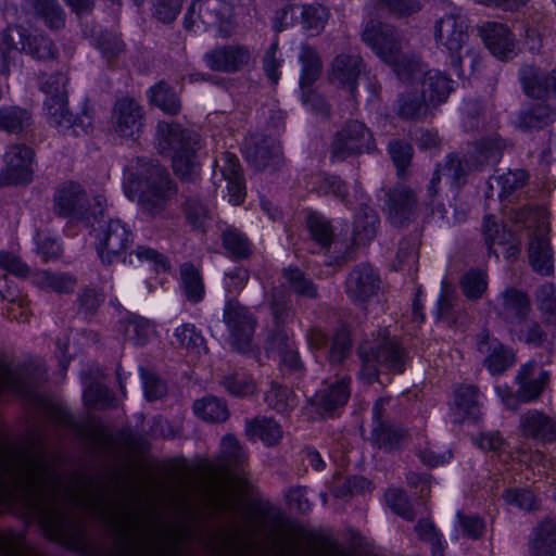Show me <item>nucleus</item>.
Segmentation results:
<instances>
[{"mask_svg": "<svg viewBox=\"0 0 556 556\" xmlns=\"http://www.w3.org/2000/svg\"><path fill=\"white\" fill-rule=\"evenodd\" d=\"M357 354L362 363L359 375L369 384L379 381L381 370L402 374L407 363L406 350L386 330H380L371 342L361 343Z\"/></svg>", "mask_w": 556, "mask_h": 556, "instance_id": "8", "label": "nucleus"}, {"mask_svg": "<svg viewBox=\"0 0 556 556\" xmlns=\"http://www.w3.org/2000/svg\"><path fill=\"white\" fill-rule=\"evenodd\" d=\"M157 143L163 153H173L174 173L186 181H193L200 175L199 135L177 123L159 122L156 126Z\"/></svg>", "mask_w": 556, "mask_h": 556, "instance_id": "6", "label": "nucleus"}, {"mask_svg": "<svg viewBox=\"0 0 556 556\" xmlns=\"http://www.w3.org/2000/svg\"><path fill=\"white\" fill-rule=\"evenodd\" d=\"M505 148V141L497 134L483 137L475 142L470 162L476 169L495 165L501 161Z\"/></svg>", "mask_w": 556, "mask_h": 556, "instance_id": "31", "label": "nucleus"}, {"mask_svg": "<svg viewBox=\"0 0 556 556\" xmlns=\"http://www.w3.org/2000/svg\"><path fill=\"white\" fill-rule=\"evenodd\" d=\"M143 119V108L134 98L124 97L115 102L112 125L119 137L134 138L141 131Z\"/></svg>", "mask_w": 556, "mask_h": 556, "instance_id": "18", "label": "nucleus"}, {"mask_svg": "<svg viewBox=\"0 0 556 556\" xmlns=\"http://www.w3.org/2000/svg\"><path fill=\"white\" fill-rule=\"evenodd\" d=\"M365 70V63L358 54L340 53L331 62L329 79L348 88L352 97H355L356 83Z\"/></svg>", "mask_w": 556, "mask_h": 556, "instance_id": "25", "label": "nucleus"}, {"mask_svg": "<svg viewBox=\"0 0 556 556\" xmlns=\"http://www.w3.org/2000/svg\"><path fill=\"white\" fill-rule=\"evenodd\" d=\"M516 222L522 223L530 230L528 257L532 269L543 276L551 275L554 270V256L547 238L544 211L525 207L517 213Z\"/></svg>", "mask_w": 556, "mask_h": 556, "instance_id": "10", "label": "nucleus"}, {"mask_svg": "<svg viewBox=\"0 0 556 556\" xmlns=\"http://www.w3.org/2000/svg\"><path fill=\"white\" fill-rule=\"evenodd\" d=\"M31 124V114L21 106L0 108V130L20 134Z\"/></svg>", "mask_w": 556, "mask_h": 556, "instance_id": "47", "label": "nucleus"}, {"mask_svg": "<svg viewBox=\"0 0 556 556\" xmlns=\"http://www.w3.org/2000/svg\"><path fill=\"white\" fill-rule=\"evenodd\" d=\"M26 21L38 20L51 30H59L65 26L66 13L58 0H24L21 4V15Z\"/></svg>", "mask_w": 556, "mask_h": 556, "instance_id": "22", "label": "nucleus"}, {"mask_svg": "<svg viewBox=\"0 0 556 556\" xmlns=\"http://www.w3.org/2000/svg\"><path fill=\"white\" fill-rule=\"evenodd\" d=\"M380 289V277L369 264H358L345 280V292L355 304H365Z\"/></svg>", "mask_w": 556, "mask_h": 556, "instance_id": "19", "label": "nucleus"}, {"mask_svg": "<svg viewBox=\"0 0 556 556\" xmlns=\"http://www.w3.org/2000/svg\"><path fill=\"white\" fill-rule=\"evenodd\" d=\"M11 391L24 396L36 397L34 384L23 372H16L5 364H0V394Z\"/></svg>", "mask_w": 556, "mask_h": 556, "instance_id": "44", "label": "nucleus"}, {"mask_svg": "<svg viewBox=\"0 0 556 556\" xmlns=\"http://www.w3.org/2000/svg\"><path fill=\"white\" fill-rule=\"evenodd\" d=\"M128 176L124 182L129 199L138 198L141 211L150 216L161 215L167 202L177 193L176 185L162 165L137 159L136 166H127Z\"/></svg>", "mask_w": 556, "mask_h": 556, "instance_id": "2", "label": "nucleus"}, {"mask_svg": "<svg viewBox=\"0 0 556 556\" xmlns=\"http://www.w3.org/2000/svg\"><path fill=\"white\" fill-rule=\"evenodd\" d=\"M433 36L437 45L447 51L451 65L456 74L462 76L463 51L465 50L467 55L472 54L475 56L469 46L470 34L467 16L460 9L454 8L435 21Z\"/></svg>", "mask_w": 556, "mask_h": 556, "instance_id": "9", "label": "nucleus"}, {"mask_svg": "<svg viewBox=\"0 0 556 556\" xmlns=\"http://www.w3.org/2000/svg\"><path fill=\"white\" fill-rule=\"evenodd\" d=\"M204 60L212 71L235 73L250 62L251 52L244 46H224L207 52Z\"/></svg>", "mask_w": 556, "mask_h": 556, "instance_id": "27", "label": "nucleus"}, {"mask_svg": "<svg viewBox=\"0 0 556 556\" xmlns=\"http://www.w3.org/2000/svg\"><path fill=\"white\" fill-rule=\"evenodd\" d=\"M150 100L167 114L175 115L180 112L181 103L177 93L163 81L150 89Z\"/></svg>", "mask_w": 556, "mask_h": 556, "instance_id": "55", "label": "nucleus"}, {"mask_svg": "<svg viewBox=\"0 0 556 556\" xmlns=\"http://www.w3.org/2000/svg\"><path fill=\"white\" fill-rule=\"evenodd\" d=\"M282 276L289 288L298 295L316 299L317 288L312 279L307 278L299 267H287L282 270Z\"/></svg>", "mask_w": 556, "mask_h": 556, "instance_id": "51", "label": "nucleus"}, {"mask_svg": "<svg viewBox=\"0 0 556 556\" xmlns=\"http://www.w3.org/2000/svg\"><path fill=\"white\" fill-rule=\"evenodd\" d=\"M306 226L312 239L321 248H329L333 240L330 222L323 215L311 212L306 217Z\"/></svg>", "mask_w": 556, "mask_h": 556, "instance_id": "57", "label": "nucleus"}, {"mask_svg": "<svg viewBox=\"0 0 556 556\" xmlns=\"http://www.w3.org/2000/svg\"><path fill=\"white\" fill-rule=\"evenodd\" d=\"M379 217L375 210L362 205L357 211L352 230V245H366L377 235Z\"/></svg>", "mask_w": 556, "mask_h": 556, "instance_id": "34", "label": "nucleus"}, {"mask_svg": "<svg viewBox=\"0 0 556 556\" xmlns=\"http://www.w3.org/2000/svg\"><path fill=\"white\" fill-rule=\"evenodd\" d=\"M180 277L184 294L192 303H199L205 294V287L200 271L191 264L180 266Z\"/></svg>", "mask_w": 556, "mask_h": 556, "instance_id": "45", "label": "nucleus"}, {"mask_svg": "<svg viewBox=\"0 0 556 556\" xmlns=\"http://www.w3.org/2000/svg\"><path fill=\"white\" fill-rule=\"evenodd\" d=\"M0 556H43L31 547L23 534L7 532L0 535Z\"/></svg>", "mask_w": 556, "mask_h": 556, "instance_id": "54", "label": "nucleus"}, {"mask_svg": "<svg viewBox=\"0 0 556 556\" xmlns=\"http://www.w3.org/2000/svg\"><path fill=\"white\" fill-rule=\"evenodd\" d=\"M372 438L380 448L390 451L399 444L403 433L393 422L378 424L372 426Z\"/></svg>", "mask_w": 556, "mask_h": 556, "instance_id": "64", "label": "nucleus"}, {"mask_svg": "<svg viewBox=\"0 0 556 556\" xmlns=\"http://www.w3.org/2000/svg\"><path fill=\"white\" fill-rule=\"evenodd\" d=\"M477 349L484 355V365L492 375L503 374L515 364L514 352L504 346L497 339L492 338L488 332L479 334Z\"/></svg>", "mask_w": 556, "mask_h": 556, "instance_id": "26", "label": "nucleus"}, {"mask_svg": "<svg viewBox=\"0 0 556 556\" xmlns=\"http://www.w3.org/2000/svg\"><path fill=\"white\" fill-rule=\"evenodd\" d=\"M482 231L489 252L497 256L495 245H506L510 242L513 235L504 226L497 224L493 216H486L482 225Z\"/></svg>", "mask_w": 556, "mask_h": 556, "instance_id": "60", "label": "nucleus"}, {"mask_svg": "<svg viewBox=\"0 0 556 556\" xmlns=\"http://www.w3.org/2000/svg\"><path fill=\"white\" fill-rule=\"evenodd\" d=\"M96 47L108 63L117 60L126 51V45L123 39L111 31L101 33L96 38Z\"/></svg>", "mask_w": 556, "mask_h": 556, "instance_id": "62", "label": "nucleus"}, {"mask_svg": "<svg viewBox=\"0 0 556 556\" xmlns=\"http://www.w3.org/2000/svg\"><path fill=\"white\" fill-rule=\"evenodd\" d=\"M556 121V110L546 103H536L522 109L517 116L516 127L523 130H540Z\"/></svg>", "mask_w": 556, "mask_h": 556, "instance_id": "32", "label": "nucleus"}, {"mask_svg": "<svg viewBox=\"0 0 556 556\" xmlns=\"http://www.w3.org/2000/svg\"><path fill=\"white\" fill-rule=\"evenodd\" d=\"M530 552L533 556L556 554V519L547 517L533 529Z\"/></svg>", "mask_w": 556, "mask_h": 556, "instance_id": "35", "label": "nucleus"}, {"mask_svg": "<svg viewBox=\"0 0 556 556\" xmlns=\"http://www.w3.org/2000/svg\"><path fill=\"white\" fill-rule=\"evenodd\" d=\"M523 438L540 443L556 442V418L539 409H529L519 417Z\"/></svg>", "mask_w": 556, "mask_h": 556, "instance_id": "23", "label": "nucleus"}, {"mask_svg": "<svg viewBox=\"0 0 556 556\" xmlns=\"http://www.w3.org/2000/svg\"><path fill=\"white\" fill-rule=\"evenodd\" d=\"M97 252L103 264L114 263L132 243V232L121 219H109L94 229Z\"/></svg>", "mask_w": 556, "mask_h": 556, "instance_id": "14", "label": "nucleus"}, {"mask_svg": "<svg viewBox=\"0 0 556 556\" xmlns=\"http://www.w3.org/2000/svg\"><path fill=\"white\" fill-rule=\"evenodd\" d=\"M65 496L74 507L96 517L115 535H128L129 517L108 497L104 488L93 479H77L65 490Z\"/></svg>", "mask_w": 556, "mask_h": 556, "instance_id": "4", "label": "nucleus"}, {"mask_svg": "<svg viewBox=\"0 0 556 556\" xmlns=\"http://www.w3.org/2000/svg\"><path fill=\"white\" fill-rule=\"evenodd\" d=\"M485 47L500 60L510 59L515 54V37L507 25L485 22L478 28Z\"/></svg>", "mask_w": 556, "mask_h": 556, "instance_id": "24", "label": "nucleus"}, {"mask_svg": "<svg viewBox=\"0 0 556 556\" xmlns=\"http://www.w3.org/2000/svg\"><path fill=\"white\" fill-rule=\"evenodd\" d=\"M248 465V454L236 437L227 434L220 444V455L208 466V472L215 483V505L220 511L235 510L231 500L233 483H241Z\"/></svg>", "mask_w": 556, "mask_h": 556, "instance_id": "5", "label": "nucleus"}, {"mask_svg": "<svg viewBox=\"0 0 556 556\" xmlns=\"http://www.w3.org/2000/svg\"><path fill=\"white\" fill-rule=\"evenodd\" d=\"M376 150L377 143L371 129L358 119H349L333 135L329 154L332 162H342Z\"/></svg>", "mask_w": 556, "mask_h": 556, "instance_id": "11", "label": "nucleus"}, {"mask_svg": "<svg viewBox=\"0 0 556 556\" xmlns=\"http://www.w3.org/2000/svg\"><path fill=\"white\" fill-rule=\"evenodd\" d=\"M223 320L228 328L232 349L242 354L252 352L256 319L250 311L236 299H230L224 307Z\"/></svg>", "mask_w": 556, "mask_h": 556, "instance_id": "13", "label": "nucleus"}, {"mask_svg": "<svg viewBox=\"0 0 556 556\" xmlns=\"http://www.w3.org/2000/svg\"><path fill=\"white\" fill-rule=\"evenodd\" d=\"M54 212L61 217L88 218V199L79 184H63L54 193Z\"/></svg>", "mask_w": 556, "mask_h": 556, "instance_id": "20", "label": "nucleus"}, {"mask_svg": "<svg viewBox=\"0 0 556 556\" xmlns=\"http://www.w3.org/2000/svg\"><path fill=\"white\" fill-rule=\"evenodd\" d=\"M34 281L39 287L51 289L58 293H70L77 285V279L73 275L53 274L47 270L36 273Z\"/></svg>", "mask_w": 556, "mask_h": 556, "instance_id": "53", "label": "nucleus"}, {"mask_svg": "<svg viewBox=\"0 0 556 556\" xmlns=\"http://www.w3.org/2000/svg\"><path fill=\"white\" fill-rule=\"evenodd\" d=\"M193 410L202 420L213 424L224 422L230 415L227 403L214 395L197 400L193 403Z\"/></svg>", "mask_w": 556, "mask_h": 556, "instance_id": "39", "label": "nucleus"}, {"mask_svg": "<svg viewBox=\"0 0 556 556\" xmlns=\"http://www.w3.org/2000/svg\"><path fill=\"white\" fill-rule=\"evenodd\" d=\"M350 381V378L342 377L319 389L311 399L312 406L321 416L344 406L351 395Z\"/></svg>", "mask_w": 556, "mask_h": 556, "instance_id": "28", "label": "nucleus"}, {"mask_svg": "<svg viewBox=\"0 0 556 556\" xmlns=\"http://www.w3.org/2000/svg\"><path fill=\"white\" fill-rule=\"evenodd\" d=\"M245 437L252 442L262 441L266 446L278 444L282 438L280 425L271 418L255 417L247 419Z\"/></svg>", "mask_w": 556, "mask_h": 556, "instance_id": "33", "label": "nucleus"}, {"mask_svg": "<svg viewBox=\"0 0 556 556\" xmlns=\"http://www.w3.org/2000/svg\"><path fill=\"white\" fill-rule=\"evenodd\" d=\"M456 301L455 291L446 282H442L438 299L437 318L448 326L456 325L458 319V312L455 308Z\"/></svg>", "mask_w": 556, "mask_h": 556, "instance_id": "59", "label": "nucleus"}, {"mask_svg": "<svg viewBox=\"0 0 556 556\" xmlns=\"http://www.w3.org/2000/svg\"><path fill=\"white\" fill-rule=\"evenodd\" d=\"M387 218L397 228L407 227L417 217L418 199L407 186H396L386 193Z\"/></svg>", "mask_w": 556, "mask_h": 556, "instance_id": "16", "label": "nucleus"}, {"mask_svg": "<svg viewBox=\"0 0 556 556\" xmlns=\"http://www.w3.org/2000/svg\"><path fill=\"white\" fill-rule=\"evenodd\" d=\"M329 10L320 3L303 4L301 11V25L311 35H318L325 28L329 18Z\"/></svg>", "mask_w": 556, "mask_h": 556, "instance_id": "48", "label": "nucleus"}, {"mask_svg": "<svg viewBox=\"0 0 556 556\" xmlns=\"http://www.w3.org/2000/svg\"><path fill=\"white\" fill-rule=\"evenodd\" d=\"M493 309L507 323H521L527 320L532 305L530 296L525 291L508 287L497 295Z\"/></svg>", "mask_w": 556, "mask_h": 556, "instance_id": "21", "label": "nucleus"}, {"mask_svg": "<svg viewBox=\"0 0 556 556\" xmlns=\"http://www.w3.org/2000/svg\"><path fill=\"white\" fill-rule=\"evenodd\" d=\"M536 302L545 324L556 327V289L554 285L541 286L536 291Z\"/></svg>", "mask_w": 556, "mask_h": 556, "instance_id": "61", "label": "nucleus"}, {"mask_svg": "<svg viewBox=\"0 0 556 556\" xmlns=\"http://www.w3.org/2000/svg\"><path fill=\"white\" fill-rule=\"evenodd\" d=\"M556 73H545L533 65L520 68L519 76L525 92L532 98H547L556 96Z\"/></svg>", "mask_w": 556, "mask_h": 556, "instance_id": "30", "label": "nucleus"}, {"mask_svg": "<svg viewBox=\"0 0 556 556\" xmlns=\"http://www.w3.org/2000/svg\"><path fill=\"white\" fill-rule=\"evenodd\" d=\"M197 9L199 18L206 25L223 24L231 15L230 5L223 0H197L190 5V11Z\"/></svg>", "mask_w": 556, "mask_h": 556, "instance_id": "38", "label": "nucleus"}, {"mask_svg": "<svg viewBox=\"0 0 556 556\" xmlns=\"http://www.w3.org/2000/svg\"><path fill=\"white\" fill-rule=\"evenodd\" d=\"M222 243L235 260H247L253 253V245L245 233L235 227H227L222 232Z\"/></svg>", "mask_w": 556, "mask_h": 556, "instance_id": "42", "label": "nucleus"}, {"mask_svg": "<svg viewBox=\"0 0 556 556\" xmlns=\"http://www.w3.org/2000/svg\"><path fill=\"white\" fill-rule=\"evenodd\" d=\"M243 153L248 163L257 170L276 168L282 162L280 144L262 134H254L245 139Z\"/></svg>", "mask_w": 556, "mask_h": 556, "instance_id": "17", "label": "nucleus"}, {"mask_svg": "<svg viewBox=\"0 0 556 556\" xmlns=\"http://www.w3.org/2000/svg\"><path fill=\"white\" fill-rule=\"evenodd\" d=\"M362 40L382 62L392 67L401 81H409L421 76L422 63L415 55L403 52L404 39L395 26L371 20L362 31Z\"/></svg>", "mask_w": 556, "mask_h": 556, "instance_id": "3", "label": "nucleus"}, {"mask_svg": "<svg viewBox=\"0 0 556 556\" xmlns=\"http://www.w3.org/2000/svg\"><path fill=\"white\" fill-rule=\"evenodd\" d=\"M388 152L397 169V175L404 176L412 162L413 147L405 140L393 139L388 144Z\"/></svg>", "mask_w": 556, "mask_h": 556, "instance_id": "63", "label": "nucleus"}, {"mask_svg": "<svg viewBox=\"0 0 556 556\" xmlns=\"http://www.w3.org/2000/svg\"><path fill=\"white\" fill-rule=\"evenodd\" d=\"M429 106L428 101L417 92L406 91L400 94L397 99V115L403 119H419L426 115Z\"/></svg>", "mask_w": 556, "mask_h": 556, "instance_id": "49", "label": "nucleus"}, {"mask_svg": "<svg viewBox=\"0 0 556 556\" xmlns=\"http://www.w3.org/2000/svg\"><path fill=\"white\" fill-rule=\"evenodd\" d=\"M299 61L301 63L300 87L304 90L311 87L321 74V60L315 48L303 45L300 50Z\"/></svg>", "mask_w": 556, "mask_h": 556, "instance_id": "40", "label": "nucleus"}, {"mask_svg": "<svg viewBox=\"0 0 556 556\" xmlns=\"http://www.w3.org/2000/svg\"><path fill=\"white\" fill-rule=\"evenodd\" d=\"M422 79V97L428 101L429 105L437 106L446 101L451 92L454 90L455 81L452 80L446 74L431 70L425 72L422 67V74L419 78L406 81L413 84Z\"/></svg>", "mask_w": 556, "mask_h": 556, "instance_id": "29", "label": "nucleus"}, {"mask_svg": "<svg viewBox=\"0 0 556 556\" xmlns=\"http://www.w3.org/2000/svg\"><path fill=\"white\" fill-rule=\"evenodd\" d=\"M175 340L172 344L179 350H185L189 354L201 355L206 353L205 340L200 331L192 324H184L175 329Z\"/></svg>", "mask_w": 556, "mask_h": 556, "instance_id": "37", "label": "nucleus"}, {"mask_svg": "<svg viewBox=\"0 0 556 556\" xmlns=\"http://www.w3.org/2000/svg\"><path fill=\"white\" fill-rule=\"evenodd\" d=\"M454 404L458 420L477 419L479 417L478 389L475 386H459L454 392Z\"/></svg>", "mask_w": 556, "mask_h": 556, "instance_id": "43", "label": "nucleus"}, {"mask_svg": "<svg viewBox=\"0 0 556 556\" xmlns=\"http://www.w3.org/2000/svg\"><path fill=\"white\" fill-rule=\"evenodd\" d=\"M468 164L464 163L455 153H451L446 156L443 164H439L434 170L430 185L428 188L431 197L438 193V184L441 180V176H446L453 184L460 185L465 181L467 175Z\"/></svg>", "mask_w": 556, "mask_h": 556, "instance_id": "36", "label": "nucleus"}, {"mask_svg": "<svg viewBox=\"0 0 556 556\" xmlns=\"http://www.w3.org/2000/svg\"><path fill=\"white\" fill-rule=\"evenodd\" d=\"M459 285L467 299L479 300L488 289V275L482 269L471 268L463 275Z\"/></svg>", "mask_w": 556, "mask_h": 556, "instance_id": "56", "label": "nucleus"}, {"mask_svg": "<svg viewBox=\"0 0 556 556\" xmlns=\"http://www.w3.org/2000/svg\"><path fill=\"white\" fill-rule=\"evenodd\" d=\"M270 313L275 328H283L292 321L294 311L291 305L289 295L278 289H274L269 301Z\"/></svg>", "mask_w": 556, "mask_h": 556, "instance_id": "50", "label": "nucleus"}, {"mask_svg": "<svg viewBox=\"0 0 556 556\" xmlns=\"http://www.w3.org/2000/svg\"><path fill=\"white\" fill-rule=\"evenodd\" d=\"M0 170V186L28 184L33 177L34 151L23 144L9 146Z\"/></svg>", "mask_w": 556, "mask_h": 556, "instance_id": "15", "label": "nucleus"}, {"mask_svg": "<svg viewBox=\"0 0 556 556\" xmlns=\"http://www.w3.org/2000/svg\"><path fill=\"white\" fill-rule=\"evenodd\" d=\"M124 327V336L126 340L132 342L135 345L142 346L148 343L151 336L154 333L152 323L139 315H131L122 321Z\"/></svg>", "mask_w": 556, "mask_h": 556, "instance_id": "46", "label": "nucleus"}, {"mask_svg": "<svg viewBox=\"0 0 556 556\" xmlns=\"http://www.w3.org/2000/svg\"><path fill=\"white\" fill-rule=\"evenodd\" d=\"M182 213L193 229L204 231L210 220V208L200 197L192 192L184 193Z\"/></svg>", "mask_w": 556, "mask_h": 556, "instance_id": "41", "label": "nucleus"}, {"mask_svg": "<svg viewBox=\"0 0 556 556\" xmlns=\"http://www.w3.org/2000/svg\"><path fill=\"white\" fill-rule=\"evenodd\" d=\"M267 405L280 414L292 410L296 405V396L293 391L278 383H271L270 389L265 394Z\"/></svg>", "mask_w": 556, "mask_h": 556, "instance_id": "52", "label": "nucleus"}, {"mask_svg": "<svg viewBox=\"0 0 556 556\" xmlns=\"http://www.w3.org/2000/svg\"><path fill=\"white\" fill-rule=\"evenodd\" d=\"M18 50L39 61L54 60L58 49L42 33H31L23 24H15L0 30V52L4 55Z\"/></svg>", "mask_w": 556, "mask_h": 556, "instance_id": "12", "label": "nucleus"}, {"mask_svg": "<svg viewBox=\"0 0 556 556\" xmlns=\"http://www.w3.org/2000/svg\"><path fill=\"white\" fill-rule=\"evenodd\" d=\"M528 180V174L522 169L509 170L498 177H491L488 185L493 189V181L500 187V199H506L521 189Z\"/></svg>", "mask_w": 556, "mask_h": 556, "instance_id": "58", "label": "nucleus"}, {"mask_svg": "<svg viewBox=\"0 0 556 556\" xmlns=\"http://www.w3.org/2000/svg\"><path fill=\"white\" fill-rule=\"evenodd\" d=\"M66 85L67 77L61 73L50 76L42 85L41 89L47 96L43 102L47 123L64 136L86 135L92 128V117L87 112L73 115L68 108Z\"/></svg>", "mask_w": 556, "mask_h": 556, "instance_id": "7", "label": "nucleus"}, {"mask_svg": "<svg viewBox=\"0 0 556 556\" xmlns=\"http://www.w3.org/2000/svg\"><path fill=\"white\" fill-rule=\"evenodd\" d=\"M60 485L47 465L30 455L16 458L0 451V503L21 502L33 509L53 540L75 548L87 545L86 531L56 503Z\"/></svg>", "mask_w": 556, "mask_h": 556, "instance_id": "1", "label": "nucleus"}]
</instances>
